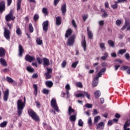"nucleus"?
Wrapping results in <instances>:
<instances>
[{
	"instance_id": "dca6fc26",
	"label": "nucleus",
	"mask_w": 130,
	"mask_h": 130,
	"mask_svg": "<svg viewBox=\"0 0 130 130\" xmlns=\"http://www.w3.org/2000/svg\"><path fill=\"white\" fill-rule=\"evenodd\" d=\"M69 119L71 122H75L77 120V114L71 115Z\"/></svg>"
},
{
	"instance_id": "7ed1b4c3",
	"label": "nucleus",
	"mask_w": 130,
	"mask_h": 130,
	"mask_svg": "<svg viewBox=\"0 0 130 130\" xmlns=\"http://www.w3.org/2000/svg\"><path fill=\"white\" fill-rule=\"evenodd\" d=\"M16 19V16L13 15V11L11 10L10 13L5 16V20L6 22H10V21H14Z\"/></svg>"
},
{
	"instance_id": "4d7b16f0",
	"label": "nucleus",
	"mask_w": 130,
	"mask_h": 130,
	"mask_svg": "<svg viewBox=\"0 0 130 130\" xmlns=\"http://www.w3.org/2000/svg\"><path fill=\"white\" fill-rule=\"evenodd\" d=\"M38 19H39V16L38 15V14H35L34 17V20H35V21H37Z\"/></svg>"
},
{
	"instance_id": "bb28decb",
	"label": "nucleus",
	"mask_w": 130,
	"mask_h": 130,
	"mask_svg": "<svg viewBox=\"0 0 130 130\" xmlns=\"http://www.w3.org/2000/svg\"><path fill=\"white\" fill-rule=\"evenodd\" d=\"M16 34L18 36H21L22 35V30H21V28L18 26L16 27Z\"/></svg>"
},
{
	"instance_id": "412c9836",
	"label": "nucleus",
	"mask_w": 130,
	"mask_h": 130,
	"mask_svg": "<svg viewBox=\"0 0 130 130\" xmlns=\"http://www.w3.org/2000/svg\"><path fill=\"white\" fill-rule=\"evenodd\" d=\"M19 56H22L23 55V52H24V49H23V47L22 45H19Z\"/></svg>"
},
{
	"instance_id": "cd10ccee",
	"label": "nucleus",
	"mask_w": 130,
	"mask_h": 130,
	"mask_svg": "<svg viewBox=\"0 0 130 130\" xmlns=\"http://www.w3.org/2000/svg\"><path fill=\"white\" fill-rule=\"evenodd\" d=\"M75 112V110L72 108L71 106H69L68 109V114L69 115H72V113Z\"/></svg>"
},
{
	"instance_id": "603ef678",
	"label": "nucleus",
	"mask_w": 130,
	"mask_h": 130,
	"mask_svg": "<svg viewBox=\"0 0 130 130\" xmlns=\"http://www.w3.org/2000/svg\"><path fill=\"white\" fill-rule=\"evenodd\" d=\"M37 60L39 64H41L42 63V59L40 57H37Z\"/></svg>"
},
{
	"instance_id": "774afa93",
	"label": "nucleus",
	"mask_w": 130,
	"mask_h": 130,
	"mask_svg": "<svg viewBox=\"0 0 130 130\" xmlns=\"http://www.w3.org/2000/svg\"><path fill=\"white\" fill-rule=\"evenodd\" d=\"M12 4V0H7V6L10 7V5Z\"/></svg>"
},
{
	"instance_id": "a211bd4d",
	"label": "nucleus",
	"mask_w": 130,
	"mask_h": 130,
	"mask_svg": "<svg viewBox=\"0 0 130 130\" xmlns=\"http://www.w3.org/2000/svg\"><path fill=\"white\" fill-rule=\"evenodd\" d=\"M5 55L6 50L3 47L0 48V57H3V56L5 57Z\"/></svg>"
},
{
	"instance_id": "37998d69",
	"label": "nucleus",
	"mask_w": 130,
	"mask_h": 130,
	"mask_svg": "<svg viewBox=\"0 0 130 130\" xmlns=\"http://www.w3.org/2000/svg\"><path fill=\"white\" fill-rule=\"evenodd\" d=\"M78 125L79 126H83L84 125V122L81 119L78 120Z\"/></svg>"
},
{
	"instance_id": "e433bc0d",
	"label": "nucleus",
	"mask_w": 130,
	"mask_h": 130,
	"mask_svg": "<svg viewBox=\"0 0 130 130\" xmlns=\"http://www.w3.org/2000/svg\"><path fill=\"white\" fill-rule=\"evenodd\" d=\"M108 43L111 47H114V42L112 40H109Z\"/></svg>"
},
{
	"instance_id": "39448f33",
	"label": "nucleus",
	"mask_w": 130,
	"mask_h": 130,
	"mask_svg": "<svg viewBox=\"0 0 130 130\" xmlns=\"http://www.w3.org/2000/svg\"><path fill=\"white\" fill-rule=\"evenodd\" d=\"M85 96H86L87 98H88V99H90V94H89V93H88V92L86 91H84L83 92V93H79L76 94L75 96L77 98H79L80 97H82V98H85Z\"/></svg>"
},
{
	"instance_id": "864d4df0",
	"label": "nucleus",
	"mask_w": 130,
	"mask_h": 130,
	"mask_svg": "<svg viewBox=\"0 0 130 130\" xmlns=\"http://www.w3.org/2000/svg\"><path fill=\"white\" fill-rule=\"evenodd\" d=\"M100 75H99V73L96 75L95 77L94 78V79L93 80V81H98L99 80V78H100Z\"/></svg>"
},
{
	"instance_id": "2f4dec72",
	"label": "nucleus",
	"mask_w": 130,
	"mask_h": 130,
	"mask_svg": "<svg viewBox=\"0 0 130 130\" xmlns=\"http://www.w3.org/2000/svg\"><path fill=\"white\" fill-rule=\"evenodd\" d=\"M26 71L29 72V73H34V69L32 68L30 66L27 67L26 68Z\"/></svg>"
},
{
	"instance_id": "8fccbe9b",
	"label": "nucleus",
	"mask_w": 130,
	"mask_h": 130,
	"mask_svg": "<svg viewBox=\"0 0 130 130\" xmlns=\"http://www.w3.org/2000/svg\"><path fill=\"white\" fill-rule=\"evenodd\" d=\"M130 125V123H128L127 122H125L124 125H123V128H126V127H128Z\"/></svg>"
},
{
	"instance_id": "c9c22d12",
	"label": "nucleus",
	"mask_w": 130,
	"mask_h": 130,
	"mask_svg": "<svg viewBox=\"0 0 130 130\" xmlns=\"http://www.w3.org/2000/svg\"><path fill=\"white\" fill-rule=\"evenodd\" d=\"M29 30L30 32V33H33V31H34V28H33V26H32V23L29 24Z\"/></svg>"
},
{
	"instance_id": "473e14b6",
	"label": "nucleus",
	"mask_w": 130,
	"mask_h": 130,
	"mask_svg": "<svg viewBox=\"0 0 130 130\" xmlns=\"http://www.w3.org/2000/svg\"><path fill=\"white\" fill-rule=\"evenodd\" d=\"M36 42L38 45H41L42 44V40L40 38H37Z\"/></svg>"
},
{
	"instance_id": "72a5a7b5",
	"label": "nucleus",
	"mask_w": 130,
	"mask_h": 130,
	"mask_svg": "<svg viewBox=\"0 0 130 130\" xmlns=\"http://www.w3.org/2000/svg\"><path fill=\"white\" fill-rule=\"evenodd\" d=\"M105 72H106V68L102 69L100 72L99 73L100 77H102V75H103V73H104Z\"/></svg>"
},
{
	"instance_id": "6e6d98bb",
	"label": "nucleus",
	"mask_w": 130,
	"mask_h": 130,
	"mask_svg": "<svg viewBox=\"0 0 130 130\" xmlns=\"http://www.w3.org/2000/svg\"><path fill=\"white\" fill-rule=\"evenodd\" d=\"M66 66H67V61L64 60L61 63V67L62 68H66Z\"/></svg>"
},
{
	"instance_id": "9b49d317",
	"label": "nucleus",
	"mask_w": 130,
	"mask_h": 130,
	"mask_svg": "<svg viewBox=\"0 0 130 130\" xmlns=\"http://www.w3.org/2000/svg\"><path fill=\"white\" fill-rule=\"evenodd\" d=\"M49 25V23L48 22V21H44L43 24V30L45 32H47L48 31V25Z\"/></svg>"
},
{
	"instance_id": "f257e3e1",
	"label": "nucleus",
	"mask_w": 130,
	"mask_h": 130,
	"mask_svg": "<svg viewBox=\"0 0 130 130\" xmlns=\"http://www.w3.org/2000/svg\"><path fill=\"white\" fill-rule=\"evenodd\" d=\"M25 103H26V98H24V102L21 100H19L17 101V113L19 116L23 113V109L25 107Z\"/></svg>"
},
{
	"instance_id": "5fc2aeb1",
	"label": "nucleus",
	"mask_w": 130,
	"mask_h": 130,
	"mask_svg": "<svg viewBox=\"0 0 130 130\" xmlns=\"http://www.w3.org/2000/svg\"><path fill=\"white\" fill-rule=\"evenodd\" d=\"M116 25L117 26H119L120 25H121V20H117L116 21Z\"/></svg>"
},
{
	"instance_id": "c85d7f7f",
	"label": "nucleus",
	"mask_w": 130,
	"mask_h": 130,
	"mask_svg": "<svg viewBox=\"0 0 130 130\" xmlns=\"http://www.w3.org/2000/svg\"><path fill=\"white\" fill-rule=\"evenodd\" d=\"M100 119H101V117H100V116H97L96 117H94V123L96 124V123H97V122H98L99 120H100Z\"/></svg>"
},
{
	"instance_id": "0eeeda50",
	"label": "nucleus",
	"mask_w": 130,
	"mask_h": 130,
	"mask_svg": "<svg viewBox=\"0 0 130 130\" xmlns=\"http://www.w3.org/2000/svg\"><path fill=\"white\" fill-rule=\"evenodd\" d=\"M75 38H76L75 35L71 36L68 40L67 45H69V46L73 45L75 43Z\"/></svg>"
},
{
	"instance_id": "79ce46f5",
	"label": "nucleus",
	"mask_w": 130,
	"mask_h": 130,
	"mask_svg": "<svg viewBox=\"0 0 130 130\" xmlns=\"http://www.w3.org/2000/svg\"><path fill=\"white\" fill-rule=\"evenodd\" d=\"M128 25H129L128 22H127V21H125V24L121 28V30H125V28H126V27H127Z\"/></svg>"
},
{
	"instance_id": "49530a36",
	"label": "nucleus",
	"mask_w": 130,
	"mask_h": 130,
	"mask_svg": "<svg viewBox=\"0 0 130 130\" xmlns=\"http://www.w3.org/2000/svg\"><path fill=\"white\" fill-rule=\"evenodd\" d=\"M127 69H128V67L127 66H123L121 67L120 70H121V71H126V70H127Z\"/></svg>"
},
{
	"instance_id": "1a4fd4ad",
	"label": "nucleus",
	"mask_w": 130,
	"mask_h": 130,
	"mask_svg": "<svg viewBox=\"0 0 130 130\" xmlns=\"http://www.w3.org/2000/svg\"><path fill=\"white\" fill-rule=\"evenodd\" d=\"M25 60L28 61V62H32L35 60V56H30L29 54H26L24 58Z\"/></svg>"
},
{
	"instance_id": "0e129e2a",
	"label": "nucleus",
	"mask_w": 130,
	"mask_h": 130,
	"mask_svg": "<svg viewBox=\"0 0 130 130\" xmlns=\"http://www.w3.org/2000/svg\"><path fill=\"white\" fill-rule=\"evenodd\" d=\"M113 124V122H112V120H109L108 122V125L109 126H111V125Z\"/></svg>"
},
{
	"instance_id": "a18cd8bd",
	"label": "nucleus",
	"mask_w": 130,
	"mask_h": 130,
	"mask_svg": "<svg viewBox=\"0 0 130 130\" xmlns=\"http://www.w3.org/2000/svg\"><path fill=\"white\" fill-rule=\"evenodd\" d=\"M46 70H47V73L48 74H52V69L50 68H46Z\"/></svg>"
},
{
	"instance_id": "a19ab883",
	"label": "nucleus",
	"mask_w": 130,
	"mask_h": 130,
	"mask_svg": "<svg viewBox=\"0 0 130 130\" xmlns=\"http://www.w3.org/2000/svg\"><path fill=\"white\" fill-rule=\"evenodd\" d=\"M114 62L115 64H117V62H119V63H121L122 62V60H121V59H115Z\"/></svg>"
},
{
	"instance_id": "58836bf2",
	"label": "nucleus",
	"mask_w": 130,
	"mask_h": 130,
	"mask_svg": "<svg viewBox=\"0 0 130 130\" xmlns=\"http://www.w3.org/2000/svg\"><path fill=\"white\" fill-rule=\"evenodd\" d=\"M126 52V49H120L118 51V54L122 55V54L125 53Z\"/></svg>"
},
{
	"instance_id": "f704fd0d",
	"label": "nucleus",
	"mask_w": 130,
	"mask_h": 130,
	"mask_svg": "<svg viewBox=\"0 0 130 130\" xmlns=\"http://www.w3.org/2000/svg\"><path fill=\"white\" fill-rule=\"evenodd\" d=\"M45 75L46 76V80H49V79H51V75H50V73H47V72H46L45 73Z\"/></svg>"
},
{
	"instance_id": "a878e982",
	"label": "nucleus",
	"mask_w": 130,
	"mask_h": 130,
	"mask_svg": "<svg viewBox=\"0 0 130 130\" xmlns=\"http://www.w3.org/2000/svg\"><path fill=\"white\" fill-rule=\"evenodd\" d=\"M22 4V0H18L17 3V11L21 10V4Z\"/></svg>"
},
{
	"instance_id": "338daca9",
	"label": "nucleus",
	"mask_w": 130,
	"mask_h": 130,
	"mask_svg": "<svg viewBox=\"0 0 130 130\" xmlns=\"http://www.w3.org/2000/svg\"><path fill=\"white\" fill-rule=\"evenodd\" d=\"M60 0H54V6H57V4H58V3H59V1H60Z\"/></svg>"
},
{
	"instance_id": "f03ea898",
	"label": "nucleus",
	"mask_w": 130,
	"mask_h": 130,
	"mask_svg": "<svg viewBox=\"0 0 130 130\" xmlns=\"http://www.w3.org/2000/svg\"><path fill=\"white\" fill-rule=\"evenodd\" d=\"M28 113L30 117L34 119V120H35L36 121H39V117H38V115H37V114L34 112L32 110H28Z\"/></svg>"
},
{
	"instance_id": "e2e57ef3",
	"label": "nucleus",
	"mask_w": 130,
	"mask_h": 130,
	"mask_svg": "<svg viewBox=\"0 0 130 130\" xmlns=\"http://www.w3.org/2000/svg\"><path fill=\"white\" fill-rule=\"evenodd\" d=\"M125 58H126V59H129V58H130L129 54H128V53H126L125 54Z\"/></svg>"
},
{
	"instance_id": "de8ad7c7",
	"label": "nucleus",
	"mask_w": 130,
	"mask_h": 130,
	"mask_svg": "<svg viewBox=\"0 0 130 130\" xmlns=\"http://www.w3.org/2000/svg\"><path fill=\"white\" fill-rule=\"evenodd\" d=\"M43 92L44 94H45L46 95H48V93H49V90H48L46 88H44L43 90Z\"/></svg>"
},
{
	"instance_id": "7c9ffc66",
	"label": "nucleus",
	"mask_w": 130,
	"mask_h": 130,
	"mask_svg": "<svg viewBox=\"0 0 130 130\" xmlns=\"http://www.w3.org/2000/svg\"><path fill=\"white\" fill-rule=\"evenodd\" d=\"M42 13L44 14L45 16H47V15H48V11L47 10V8H43L42 9Z\"/></svg>"
},
{
	"instance_id": "4c0bfd02",
	"label": "nucleus",
	"mask_w": 130,
	"mask_h": 130,
	"mask_svg": "<svg viewBox=\"0 0 130 130\" xmlns=\"http://www.w3.org/2000/svg\"><path fill=\"white\" fill-rule=\"evenodd\" d=\"M100 95H101V93L99 90L96 91L94 93V96L96 98H99V97H100Z\"/></svg>"
},
{
	"instance_id": "2eb2a0df",
	"label": "nucleus",
	"mask_w": 130,
	"mask_h": 130,
	"mask_svg": "<svg viewBox=\"0 0 130 130\" xmlns=\"http://www.w3.org/2000/svg\"><path fill=\"white\" fill-rule=\"evenodd\" d=\"M87 31L88 38L89 39H93V33H92V31L90 30V28H89V27H87Z\"/></svg>"
},
{
	"instance_id": "6ab92c4d",
	"label": "nucleus",
	"mask_w": 130,
	"mask_h": 130,
	"mask_svg": "<svg viewBox=\"0 0 130 130\" xmlns=\"http://www.w3.org/2000/svg\"><path fill=\"white\" fill-rule=\"evenodd\" d=\"M81 45L83 48L84 51H86V49L87 48V43H86V40H85V37L84 39L83 40L82 42H81Z\"/></svg>"
},
{
	"instance_id": "6e6552de",
	"label": "nucleus",
	"mask_w": 130,
	"mask_h": 130,
	"mask_svg": "<svg viewBox=\"0 0 130 130\" xmlns=\"http://www.w3.org/2000/svg\"><path fill=\"white\" fill-rule=\"evenodd\" d=\"M3 100L5 102H7V101H8V100L9 99V95H10V90H9V89H7L5 91L3 92Z\"/></svg>"
},
{
	"instance_id": "052dcab7",
	"label": "nucleus",
	"mask_w": 130,
	"mask_h": 130,
	"mask_svg": "<svg viewBox=\"0 0 130 130\" xmlns=\"http://www.w3.org/2000/svg\"><path fill=\"white\" fill-rule=\"evenodd\" d=\"M92 104H86L85 105V107H87V108H92Z\"/></svg>"
},
{
	"instance_id": "680f3d73",
	"label": "nucleus",
	"mask_w": 130,
	"mask_h": 130,
	"mask_svg": "<svg viewBox=\"0 0 130 130\" xmlns=\"http://www.w3.org/2000/svg\"><path fill=\"white\" fill-rule=\"evenodd\" d=\"M103 18H106L108 17V14L106 12H104V13L102 15Z\"/></svg>"
},
{
	"instance_id": "aec40b11",
	"label": "nucleus",
	"mask_w": 130,
	"mask_h": 130,
	"mask_svg": "<svg viewBox=\"0 0 130 130\" xmlns=\"http://www.w3.org/2000/svg\"><path fill=\"white\" fill-rule=\"evenodd\" d=\"M61 24V17L60 16H58L56 17V25L57 26H59Z\"/></svg>"
},
{
	"instance_id": "69168bd1",
	"label": "nucleus",
	"mask_w": 130,
	"mask_h": 130,
	"mask_svg": "<svg viewBox=\"0 0 130 130\" xmlns=\"http://www.w3.org/2000/svg\"><path fill=\"white\" fill-rule=\"evenodd\" d=\"M99 24L100 25V26H103L104 25V21H100L99 22Z\"/></svg>"
},
{
	"instance_id": "f8f14e48",
	"label": "nucleus",
	"mask_w": 130,
	"mask_h": 130,
	"mask_svg": "<svg viewBox=\"0 0 130 130\" xmlns=\"http://www.w3.org/2000/svg\"><path fill=\"white\" fill-rule=\"evenodd\" d=\"M105 123L103 122H101L99 124H96V129H104Z\"/></svg>"
},
{
	"instance_id": "20e7f679",
	"label": "nucleus",
	"mask_w": 130,
	"mask_h": 130,
	"mask_svg": "<svg viewBox=\"0 0 130 130\" xmlns=\"http://www.w3.org/2000/svg\"><path fill=\"white\" fill-rule=\"evenodd\" d=\"M51 106L57 111V112H59V109H58V107L57 106V104H56V100L55 99H52L51 101Z\"/></svg>"
},
{
	"instance_id": "ddd939ff",
	"label": "nucleus",
	"mask_w": 130,
	"mask_h": 130,
	"mask_svg": "<svg viewBox=\"0 0 130 130\" xmlns=\"http://www.w3.org/2000/svg\"><path fill=\"white\" fill-rule=\"evenodd\" d=\"M61 11L62 15H63V16H65L66 13H67V4H64L61 6Z\"/></svg>"
},
{
	"instance_id": "09e8293b",
	"label": "nucleus",
	"mask_w": 130,
	"mask_h": 130,
	"mask_svg": "<svg viewBox=\"0 0 130 130\" xmlns=\"http://www.w3.org/2000/svg\"><path fill=\"white\" fill-rule=\"evenodd\" d=\"M98 85V81L96 80H93L92 82V86L96 87Z\"/></svg>"
},
{
	"instance_id": "393cba45",
	"label": "nucleus",
	"mask_w": 130,
	"mask_h": 130,
	"mask_svg": "<svg viewBox=\"0 0 130 130\" xmlns=\"http://www.w3.org/2000/svg\"><path fill=\"white\" fill-rule=\"evenodd\" d=\"M32 86L34 89V93L36 96H37V93L38 92V86H37V84H33Z\"/></svg>"
},
{
	"instance_id": "423d86ee",
	"label": "nucleus",
	"mask_w": 130,
	"mask_h": 130,
	"mask_svg": "<svg viewBox=\"0 0 130 130\" xmlns=\"http://www.w3.org/2000/svg\"><path fill=\"white\" fill-rule=\"evenodd\" d=\"M4 37L7 39V40H10L11 39V37L10 35H11V31L7 29V28H4Z\"/></svg>"
},
{
	"instance_id": "b1692460",
	"label": "nucleus",
	"mask_w": 130,
	"mask_h": 130,
	"mask_svg": "<svg viewBox=\"0 0 130 130\" xmlns=\"http://www.w3.org/2000/svg\"><path fill=\"white\" fill-rule=\"evenodd\" d=\"M46 85L47 87H48V88H51L52 86H53V82L51 81H47L45 82Z\"/></svg>"
},
{
	"instance_id": "5701e85b",
	"label": "nucleus",
	"mask_w": 130,
	"mask_h": 130,
	"mask_svg": "<svg viewBox=\"0 0 130 130\" xmlns=\"http://www.w3.org/2000/svg\"><path fill=\"white\" fill-rule=\"evenodd\" d=\"M6 79L7 82H8L9 83H13L14 85H17V82L14 81V80H13L12 78L8 76L7 77Z\"/></svg>"
},
{
	"instance_id": "4be33fe9",
	"label": "nucleus",
	"mask_w": 130,
	"mask_h": 130,
	"mask_svg": "<svg viewBox=\"0 0 130 130\" xmlns=\"http://www.w3.org/2000/svg\"><path fill=\"white\" fill-rule=\"evenodd\" d=\"M73 33V30L72 29L70 28L68 30L66 31V33L65 34V37L66 38H69V36H70V35Z\"/></svg>"
},
{
	"instance_id": "4468645a",
	"label": "nucleus",
	"mask_w": 130,
	"mask_h": 130,
	"mask_svg": "<svg viewBox=\"0 0 130 130\" xmlns=\"http://www.w3.org/2000/svg\"><path fill=\"white\" fill-rule=\"evenodd\" d=\"M43 66L44 68H45L46 67H48V66L50 64V62H49V59L46 58H43Z\"/></svg>"
},
{
	"instance_id": "bf43d9fd",
	"label": "nucleus",
	"mask_w": 130,
	"mask_h": 130,
	"mask_svg": "<svg viewBox=\"0 0 130 130\" xmlns=\"http://www.w3.org/2000/svg\"><path fill=\"white\" fill-rule=\"evenodd\" d=\"M2 72H3V73H8V72H10V69L8 68H5L4 69H3L2 70Z\"/></svg>"
},
{
	"instance_id": "ea45409f",
	"label": "nucleus",
	"mask_w": 130,
	"mask_h": 130,
	"mask_svg": "<svg viewBox=\"0 0 130 130\" xmlns=\"http://www.w3.org/2000/svg\"><path fill=\"white\" fill-rule=\"evenodd\" d=\"M78 63H79V61H76L72 63V67L76 69L77 68V66H78Z\"/></svg>"
},
{
	"instance_id": "c756f323",
	"label": "nucleus",
	"mask_w": 130,
	"mask_h": 130,
	"mask_svg": "<svg viewBox=\"0 0 130 130\" xmlns=\"http://www.w3.org/2000/svg\"><path fill=\"white\" fill-rule=\"evenodd\" d=\"M7 124H8V121H4L0 123V127H6L7 126Z\"/></svg>"
},
{
	"instance_id": "c03bdc74",
	"label": "nucleus",
	"mask_w": 130,
	"mask_h": 130,
	"mask_svg": "<svg viewBox=\"0 0 130 130\" xmlns=\"http://www.w3.org/2000/svg\"><path fill=\"white\" fill-rule=\"evenodd\" d=\"M76 87H78V88H83V84L82 82H77L76 84Z\"/></svg>"
},
{
	"instance_id": "f3484780",
	"label": "nucleus",
	"mask_w": 130,
	"mask_h": 130,
	"mask_svg": "<svg viewBox=\"0 0 130 130\" xmlns=\"http://www.w3.org/2000/svg\"><path fill=\"white\" fill-rule=\"evenodd\" d=\"M0 63L3 67H8V63L6 59L3 58H0Z\"/></svg>"
},
{
	"instance_id": "3c124183",
	"label": "nucleus",
	"mask_w": 130,
	"mask_h": 130,
	"mask_svg": "<svg viewBox=\"0 0 130 130\" xmlns=\"http://www.w3.org/2000/svg\"><path fill=\"white\" fill-rule=\"evenodd\" d=\"M72 24L74 28H77V23H76V21L74 19L72 20Z\"/></svg>"
},
{
	"instance_id": "13d9d810",
	"label": "nucleus",
	"mask_w": 130,
	"mask_h": 130,
	"mask_svg": "<svg viewBox=\"0 0 130 130\" xmlns=\"http://www.w3.org/2000/svg\"><path fill=\"white\" fill-rule=\"evenodd\" d=\"M100 47H101V48H104V49H106L105 44L103 43H102L100 44Z\"/></svg>"
},
{
	"instance_id": "9d476101",
	"label": "nucleus",
	"mask_w": 130,
	"mask_h": 130,
	"mask_svg": "<svg viewBox=\"0 0 130 130\" xmlns=\"http://www.w3.org/2000/svg\"><path fill=\"white\" fill-rule=\"evenodd\" d=\"M6 10V3L5 2L2 1L0 3V14H3L4 11Z\"/></svg>"
}]
</instances>
